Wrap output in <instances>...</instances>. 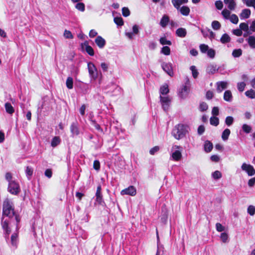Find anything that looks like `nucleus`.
Returning <instances> with one entry per match:
<instances>
[{
  "label": "nucleus",
  "mask_w": 255,
  "mask_h": 255,
  "mask_svg": "<svg viewBox=\"0 0 255 255\" xmlns=\"http://www.w3.org/2000/svg\"><path fill=\"white\" fill-rule=\"evenodd\" d=\"M7 216L9 218H12L14 216L17 224L20 221L19 218L16 215L14 212L13 205L12 202L9 199H6L3 204V216L1 219V226L4 231V234L6 239L8 238L11 231L8 227L9 219H5L4 216Z\"/></svg>",
  "instance_id": "nucleus-1"
},
{
  "label": "nucleus",
  "mask_w": 255,
  "mask_h": 255,
  "mask_svg": "<svg viewBox=\"0 0 255 255\" xmlns=\"http://www.w3.org/2000/svg\"><path fill=\"white\" fill-rule=\"evenodd\" d=\"M189 126L183 124H179L175 127L172 131L173 136L177 139L184 137L190 131Z\"/></svg>",
  "instance_id": "nucleus-2"
},
{
  "label": "nucleus",
  "mask_w": 255,
  "mask_h": 255,
  "mask_svg": "<svg viewBox=\"0 0 255 255\" xmlns=\"http://www.w3.org/2000/svg\"><path fill=\"white\" fill-rule=\"evenodd\" d=\"M182 148L180 146L174 145L172 146L170 152V159L175 161H179L182 157Z\"/></svg>",
  "instance_id": "nucleus-3"
},
{
  "label": "nucleus",
  "mask_w": 255,
  "mask_h": 255,
  "mask_svg": "<svg viewBox=\"0 0 255 255\" xmlns=\"http://www.w3.org/2000/svg\"><path fill=\"white\" fill-rule=\"evenodd\" d=\"M89 76L92 80H95L98 77V72L96 66L92 62L88 63Z\"/></svg>",
  "instance_id": "nucleus-4"
},
{
  "label": "nucleus",
  "mask_w": 255,
  "mask_h": 255,
  "mask_svg": "<svg viewBox=\"0 0 255 255\" xmlns=\"http://www.w3.org/2000/svg\"><path fill=\"white\" fill-rule=\"evenodd\" d=\"M171 102V99L169 96H162L160 95V102L164 111H167L169 109Z\"/></svg>",
  "instance_id": "nucleus-5"
},
{
  "label": "nucleus",
  "mask_w": 255,
  "mask_h": 255,
  "mask_svg": "<svg viewBox=\"0 0 255 255\" xmlns=\"http://www.w3.org/2000/svg\"><path fill=\"white\" fill-rule=\"evenodd\" d=\"M8 191L12 194L17 195L20 191L19 184L15 181H11L8 184Z\"/></svg>",
  "instance_id": "nucleus-6"
},
{
  "label": "nucleus",
  "mask_w": 255,
  "mask_h": 255,
  "mask_svg": "<svg viewBox=\"0 0 255 255\" xmlns=\"http://www.w3.org/2000/svg\"><path fill=\"white\" fill-rule=\"evenodd\" d=\"M161 67L169 76L172 77L174 75L173 65L171 63L163 62L161 64Z\"/></svg>",
  "instance_id": "nucleus-7"
},
{
  "label": "nucleus",
  "mask_w": 255,
  "mask_h": 255,
  "mask_svg": "<svg viewBox=\"0 0 255 255\" xmlns=\"http://www.w3.org/2000/svg\"><path fill=\"white\" fill-rule=\"evenodd\" d=\"M241 168L242 169L247 172L249 176H253L255 174V170L254 167L250 164L244 163Z\"/></svg>",
  "instance_id": "nucleus-8"
},
{
  "label": "nucleus",
  "mask_w": 255,
  "mask_h": 255,
  "mask_svg": "<svg viewBox=\"0 0 255 255\" xmlns=\"http://www.w3.org/2000/svg\"><path fill=\"white\" fill-rule=\"evenodd\" d=\"M136 194V190L133 186H130L121 192L122 195H128L131 196H135Z\"/></svg>",
  "instance_id": "nucleus-9"
},
{
  "label": "nucleus",
  "mask_w": 255,
  "mask_h": 255,
  "mask_svg": "<svg viewBox=\"0 0 255 255\" xmlns=\"http://www.w3.org/2000/svg\"><path fill=\"white\" fill-rule=\"evenodd\" d=\"M18 229V225L17 224L16 227V232H14L12 234V235L11 236V239H10L11 244L12 246H13L15 248H16L18 242V233H17Z\"/></svg>",
  "instance_id": "nucleus-10"
},
{
  "label": "nucleus",
  "mask_w": 255,
  "mask_h": 255,
  "mask_svg": "<svg viewBox=\"0 0 255 255\" xmlns=\"http://www.w3.org/2000/svg\"><path fill=\"white\" fill-rule=\"evenodd\" d=\"M189 91V88L187 86L185 85L179 91L178 96L181 99H185L188 96Z\"/></svg>",
  "instance_id": "nucleus-11"
},
{
  "label": "nucleus",
  "mask_w": 255,
  "mask_h": 255,
  "mask_svg": "<svg viewBox=\"0 0 255 255\" xmlns=\"http://www.w3.org/2000/svg\"><path fill=\"white\" fill-rule=\"evenodd\" d=\"M219 67L215 64H210L208 65L206 71L209 74H213L218 71Z\"/></svg>",
  "instance_id": "nucleus-12"
},
{
  "label": "nucleus",
  "mask_w": 255,
  "mask_h": 255,
  "mask_svg": "<svg viewBox=\"0 0 255 255\" xmlns=\"http://www.w3.org/2000/svg\"><path fill=\"white\" fill-rule=\"evenodd\" d=\"M240 28L242 31L245 32L244 34V37H247L248 35L251 34V32H250L249 28V25L247 23H241L240 24Z\"/></svg>",
  "instance_id": "nucleus-13"
},
{
  "label": "nucleus",
  "mask_w": 255,
  "mask_h": 255,
  "mask_svg": "<svg viewBox=\"0 0 255 255\" xmlns=\"http://www.w3.org/2000/svg\"><path fill=\"white\" fill-rule=\"evenodd\" d=\"M228 83L225 81L218 82L216 83L217 85V91L219 93H221L224 89L227 88Z\"/></svg>",
  "instance_id": "nucleus-14"
},
{
  "label": "nucleus",
  "mask_w": 255,
  "mask_h": 255,
  "mask_svg": "<svg viewBox=\"0 0 255 255\" xmlns=\"http://www.w3.org/2000/svg\"><path fill=\"white\" fill-rule=\"evenodd\" d=\"M101 190L102 188L101 185H99L97 187L96 193V200L99 204H101L103 202V196L101 193Z\"/></svg>",
  "instance_id": "nucleus-15"
},
{
  "label": "nucleus",
  "mask_w": 255,
  "mask_h": 255,
  "mask_svg": "<svg viewBox=\"0 0 255 255\" xmlns=\"http://www.w3.org/2000/svg\"><path fill=\"white\" fill-rule=\"evenodd\" d=\"M236 0H224L225 4L230 10H234L236 7Z\"/></svg>",
  "instance_id": "nucleus-16"
},
{
  "label": "nucleus",
  "mask_w": 255,
  "mask_h": 255,
  "mask_svg": "<svg viewBox=\"0 0 255 255\" xmlns=\"http://www.w3.org/2000/svg\"><path fill=\"white\" fill-rule=\"evenodd\" d=\"M249 46L252 49H255V36L254 35H250L246 39Z\"/></svg>",
  "instance_id": "nucleus-17"
},
{
  "label": "nucleus",
  "mask_w": 255,
  "mask_h": 255,
  "mask_svg": "<svg viewBox=\"0 0 255 255\" xmlns=\"http://www.w3.org/2000/svg\"><path fill=\"white\" fill-rule=\"evenodd\" d=\"M70 130L73 136L78 135L79 134V129L76 123H73L71 124Z\"/></svg>",
  "instance_id": "nucleus-18"
},
{
  "label": "nucleus",
  "mask_w": 255,
  "mask_h": 255,
  "mask_svg": "<svg viewBox=\"0 0 255 255\" xmlns=\"http://www.w3.org/2000/svg\"><path fill=\"white\" fill-rule=\"evenodd\" d=\"M95 43L100 48H103L106 44V41L101 36H98L95 39Z\"/></svg>",
  "instance_id": "nucleus-19"
},
{
  "label": "nucleus",
  "mask_w": 255,
  "mask_h": 255,
  "mask_svg": "<svg viewBox=\"0 0 255 255\" xmlns=\"http://www.w3.org/2000/svg\"><path fill=\"white\" fill-rule=\"evenodd\" d=\"M251 10L249 9H244L240 14L241 19L248 18L251 15Z\"/></svg>",
  "instance_id": "nucleus-20"
},
{
  "label": "nucleus",
  "mask_w": 255,
  "mask_h": 255,
  "mask_svg": "<svg viewBox=\"0 0 255 255\" xmlns=\"http://www.w3.org/2000/svg\"><path fill=\"white\" fill-rule=\"evenodd\" d=\"M224 100L225 101L231 102L233 100V96L231 91L227 90L224 94Z\"/></svg>",
  "instance_id": "nucleus-21"
},
{
  "label": "nucleus",
  "mask_w": 255,
  "mask_h": 255,
  "mask_svg": "<svg viewBox=\"0 0 255 255\" xmlns=\"http://www.w3.org/2000/svg\"><path fill=\"white\" fill-rule=\"evenodd\" d=\"M169 21L168 16L164 14L161 18L160 21V25L162 27H165Z\"/></svg>",
  "instance_id": "nucleus-22"
},
{
  "label": "nucleus",
  "mask_w": 255,
  "mask_h": 255,
  "mask_svg": "<svg viewBox=\"0 0 255 255\" xmlns=\"http://www.w3.org/2000/svg\"><path fill=\"white\" fill-rule=\"evenodd\" d=\"M172 3L177 9H179L180 6L184 3H187L188 0H172Z\"/></svg>",
  "instance_id": "nucleus-23"
},
{
  "label": "nucleus",
  "mask_w": 255,
  "mask_h": 255,
  "mask_svg": "<svg viewBox=\"0 0 255 255\" xmlns=\"http://www.w3.org/2000/svg\"><path fill=\"white\" fill-rule=\"evenodd\" d=\"M176 34L178 37L183 38L185 37L187 34V31L185 28H179L176 31Z\"/></svg>",
  "instance_id": "nucleus-24"
},
{
  "label": "nucleus",
  "mask_w": 255,
  "mask_h": 255,
  "mask_svg": "<svg viewBox=\"0 0 255 255\" xmlns=\"http://www.w3.org/2000/svg\"><path fill=\"white\" fill-rule=\"evenodd\" d=\"M160 95L164 96V95H167L169 92L168 86L167 84H164L160 88Z\"/></svg>",
  "instance_id": "nucleus-25"
},
{
  "label": "nucleus",
  "mask_w": 255,
  "mask_h": 255,
  "mask_svg": "<svg viewBox=\"0 0 255 255\" xmlns=\"http://www.w3.org/2000/svg\"><path fill=\"white\" fill-rule=\"evenodd\" d=\"M220 41L222 43L225 44L230 42L231 37L228 34L224 33L221 37Z\"/></svg>",
  "instance_id": "nucleus-26"
},
{
  "label": "nucleus",
  "mask_w": 255,
  "mask_h": 255,
  "mask_svg": "<svg viewBox=\"0 0 255 255\" xmlns=\"http://www.w3.org/2000/svg\"><path fill=\"white\" fill-rule=\"evenodd\" d=\"M231 133V131L229 128L225 129L222 132V138L224 141H226L228 139L229 136Z\"/></svg>",
  "instance_id": "nucleus-27"
},
{
  "label": "nucleus",
  "mask_w": 255,
  "mask_h": 255,
  "mask_svg": "<svg viewBox=\"0 0 255 255\" xmlns=\"http://www.w3.org/2000/svg\"><path fill=\"white\" fill-rule=\"evenodd\" d=\"M4 107L5 111L7 113L12 114L14 113V109L10 103H6L4 105Z\"/></svg>",
  "instance_id": "nucleus-28"
},
{
  "label": "nucleus",
  "mask_w": 255,
  "mask_h": 255,
  "mask_svg": "<svg viewBox=\"0 0 255 255\" xmlns=\"http://www.w3.org/2000/svg\"><path fill=\"white\" fill-rule=\"evenodd\" d=\"M61 139L59 136H54L51 142V145L54 147L60 144Z\"/></svg>",
  "instance_id": "nucleus-29"
},
{
  "label": "nucleus",
  "mask_w": 255,
  "mask_h": 255,
  "mask_svg": "<svg viewBox=\"0 0 255 255\" xmlns=\"http://www.w3.org/2000/svg\"><path fill=\"white\" fill-rule=\"evenodd\" d=\"M221 14L225 19H229L232 15L231 14V13L230 10L227 9L226 8H225L222 10Z\"/></svg>",
  "instance_id": "nucleus-30"
},
{
  "label": "nucleus",
  "mask_w": 255,
  "mask_h": 255,
  "mask_svg": "<svg viewBox=\"0 0 255 255\" xmlns=\"http://www.w3.org/2000/svg\"><path fill=\"white\" fill-rule=\"evenodd\" d=\"M190 8L186 6H183L180 8V11L181 13L185 16H187L189 15L190 12Z\"/></svg>",
  "instance_id": "nucleus-31"
},
{
  "label": "nucleus",
  "mask_w": 255,
  "mask_h": 255,
  "mask_svg": "<svg viewBox=\"0 0 255 255\" xmlns=\"http://www.w3.org/2000/svg\"><path fill=\"white\" fill-rule=\"evenodd\" d=\"M213 148V144L209 141H206L204 144V149L206 152H210Z\"/></svg>",
  "instance_id": "nucleus-32"
},
{
  "label": "nucleus",
  "mask_w": 255,
  "mask_h": 255,
  "mask_svg": "<svg viewBox=\"0 0 255 255\" xmlns=\"http://www.w3.org/2000/svg\"><path fill=\"white\" fill-rule=\"evenodd\" d=\"M245 94L247 97L250 99H253L255 98V91L253 89L247 91Z\"/></svg>",
  "instance_id": "nucleus-33"
},
{
  "label": "nucleus",
  "mask_w": 255,
  "mask_h": 255,
  "mask_svg": "<svg viewBox=\"0 0 255 255\" xmlns=\"http://www.w3.org/2000/svg\"><path fill=\"white\" fill-rule=\"evenodd\" d=\"M243 51L241 49H234L232 52V56L235 58L240 57L242 55Z\"/></svg>",
  "instance_id": "nucleus-34"
},
{
  "label": "nucleus",
  "mask_w": 255,
  "mask_h": 255,
  "mask_svg": "<svg viewBox=\"0 0 255 255\" xmlns=\"http://www.w3.org/2000/svg\"><path fill=\"white\" fill-rule=\"evenodd\" d=\"M66 84L68 89H72L73 87V78L71 77H68L66 80Z\"/></svg>",
  "instance_id": "nucleus-35"
},
{
  "label": "nucleus",
  "mask_w": 255,
  "mask_h": 255,
  "mask_svg": "<svg viewBox=\"0 0 255 255\" xmlns=\"http://www.w3.org/2000/svg\"><path fill=\"white\" fill-rule=\"evenodd\" d=\"M211 26L212 28L215 30H219L221 27L220 23L217 20H214L212 21Z\"/></svg>",
  "instance_id": "nucleus-36"
},
{
  "label": "nucleus",
  "mask_w": 255,
  "mask_h": 255,
  "mask_svg": "<svg viewBox=\"0 0 255 255\" xmlns=\"http://www.w3.org/2000/svg\"><path fill=\"white\" fill-rule=\"evenodd\" d=\"M210 122L211 125L217 126L219 124V118L216 117H212L210 119Z\"/></svg>",
  "instance_id": "nucleus-37"
},
{
  "label": "nucleus",
  "mask_w": 255,
  "mask_h": 255,
  "mask_svg": "<svg viewBox=\"0 0 255 255\" xmlns=\"http://www.w3.org/2000/svg\"><path fill=\"white\" fill-rule=\"evenodd\" d=\"M160 43L162 45H171L172 44L171 42L166 39L165 37H162L159 39Z\"/></svg>",
  "instance_id": "nucleus-38"
},
{
  "label": "nucleus",
  "mask_w": 255,
  "mask_h": 255,
  "mask_svg": "<svg viewBox=\"0 0 255 255\" xmlns=\"http://www.w3.org/2000/svg\"><path fill=\"white\" fill-rule=\"evenodd\" d=\"M242 130L246 133H249L252 131V127L247 124H244L242 126Z\"/></svg>",
  "instance_id": "nucleus-39"
},
{
  "label": "nucleus",
  "mask_w": 255,
  "mask_h": 255,
  "mask_svg": "<svg viewBox=\"0 0 255 255\" xmlns=\"http://www.w3.org/2000/svg\"><path fill=\"white\" fill-rule=\"evenodd\" d=\"M190 69L192 71V74L194 78H196L199 74V72L197 70L196 67L195 66H191L190 68Z\"/></svg>",
  "instance_id": "nucleus-40"
},
{
  "label": "nucleus",
  "mask_w": 255,
  "mask_h": 255,
  "mask_svg": "<svg viewBox=\"0 0 255 255\" xmlns=\"http://www.w3.org/2000/svg\"><path fill=\"white\" fill-rule=\"evenodd\" d=\"M248 6H253L255 8V0H242Z\"/></svg>",
  "instance_id": "nucleus-41"
},
{
  "label": "nucleus",
  "mask_w": 255,
  "mask_h": 255,
  "mask_svg": "<svg viewBox=\"0 0 255 255\" xmlns=\"http://www.w3.org/2000/svg\"><path fill=\"white\" fill-rule=\"evenodd\" d=\"M229 19L231 22L234 24H237L239 21L238 17L235 14H232Z\"/></svg>",
  "instance_id": "nucleus-42"
},
{
  "label": "nucleus",
  "mask_w": 255,
  "mask_h": 255,
  "mask_svg": "<svg viewBox=\"0 0 255 255\" xmlns=\"http://www.w3.org/2000/svg\"><path fill=\"white\" fill-rule=\"evenodd\" d=\"M75 7L79 11L83 12L85 9V6L84 3L82 2H78L76 5Z\"/></svg>",
  "instance_id": "nucleus-43"
},
{
  "label": "nucleus",
  "mask_w": 255,
  "mask_h": 255,
  "mask_svg": "<svg viewBox=\"0 0 255 255\" xmlns=\"http://www.w3.org/2000/svg\"><path fill=\"white\" fill-rule=\"evenodd\" d=\"M161 53L165 55H169L170 54V49L168 46H163L161 49Z\"/></svg>",
  "instance_id": "nucleus-44"
},
{
  "label": "nucleus",
  "mask_w": 255,
  "mask_h": 255,
  "mask_svg": "<svg viewBox=\"0 0 255 255\" xmlns=\"http://www.w3.org/2000/svg\"><path fill=\"white\" fill-rule=\"evenodd\" d=\"M234 121V119L233 117L231 116H228L225 119V123L228 126H230L233 124Z\"/></svg>",
  "instance_id": "nucleus-45"
},
{
  "label": "nucleus",
  "mask_w": 255,
  "mask_h": 255,
  "mask_svg": "<svg viewBox=\"0 0 255 255\" xmlns=\"http://www.w3.org/2000/svg\"><path fill=\"white\" fill-rule=\"evenodd\" d=\"M246 85V84L244 82L238 83H237L238 90L241 92L244 91V90H245Z\"/></svg>",
  "instance_id": "nucleus-46"
},
{
  "label": "nucleus",
  "mask_w": 255,
  "mask_h": 255,
  "mask_svg": "<svg viewBox=\"0 0 255 255\" xmlns=\"http://www.w3.org/2000/svg\"><path fill=\"white\" fill-rule=\"evenodd\" d=\"M212 176L214 179L217 180L221 178L222 173L220 171L217 170L212 173Z\"/></svg>",
  "instance_id": "nucleus-47"
},
{
  "label": "nucleus",
  "mask_w": 255,
  "mask_h": 255,
  "mask_svg": "<svg viewBox=\"0 0 255 255\" xmlns=\"http://www.w3.org/2000/svg\"><path fill=\"white\" fill-rule=\"evenodd\" d=\"M200 51L201 52L203 53H205L207 52L208 50H209V46L205 44H202L199 46Z\"/></svg>",
  "instance_id": "nucleus-48"
},
{
  "label": "nucleus",
  "mask_w": 255,
  "mask_h": 255,
  "mask_svg": "<svg viewBox=\"0 0 255 255\" xmlns=\"http://www.w3.org/2000/svg\"><path fill=\"white\" fill-rule=\"evenodd\" d=\"M248 214L251 216H253L255 214V207L253 205H250L247 209Z\"/></svg>",
  "instance_id": "nucleus-49"
},
{
  "label": "nucleus",
  "mask_w": 255,
  "mask_h": 255,
  "mask_svg": "<svg viewBox=\"0 0 255 255\" xmlns=\"http://www.w3.org/2000/svg\"><path fill=\"white\" fill-rule=\"evenodd\" d=\"M33 169L31 167L27 166L26 170H25V173L26 174V176L28 177V178H30V177L32 176L33 174Z\"/></svg>",
  "instance_id": "nucleus-50"
},
{
  "label": "nucleus",
  "mask_w": 255,
  "mask_h": 255,
  "mask_svg": "<svg viewBox=\"0 0 255 255\" xmlns=\"http://www.w3.org/2000/svg\"><path fill=\"white\" fill-rule=\"evenodd\" d=\"M114 22L119 26H122L124 24L123 18L121 17H116L114 18Z\"/></svg>",
  "instance_id": "nucleus-51"
},
{
  "label": "nucleus",
  "mask_w": 255,
  "mask_h": 255,
  "mask_svg": "<svg viewBox=\"0 0 255 255\" xmlns=\"http://www.w3.org/2000/svg\"><path fill=\"white\" fill-rule=\"evenodd\" d=\"M208 106L207 104L205 102H202L199 105V110L201 112H204L208 109Z\"/></svg>",
  "instance_id": "nucleus-52"
},
{
  "label": "nucleus",
  "mask_w": 255,
  "mask_h": 255,
  "mask_svg": "<svg viewBox=\"0 0 255 255\" xmlns=\"http://www.w3.org/2000/svg\"><path fill=\"white\" fill-rule=\"evenodd\" d=\"M85 50L86 52L90 55V56H93L94 54V52L93 48L88 45H86L85 47Z\"/></svg>",
  "instance_id": "nucleus-53"
},
{
  "label": "nucleus",
  "mask_w": 255,
  "mask_h": 255,
  "mask_svg": "<svg viewBox=\"0 0 255 255\" xmlns=\"http://www.w3.org/2000/svg\"><path fill=\"white\" fill-rule=\"evenodd\" d=\"M122 14L124 16L127 17L130 15V11L128 7H124L122 8Z\"/></svg>",
  "instance_id": "nucleus-54"
},
{
  "label": "nucleus",
  "mask_w": 255,
  "mask_h": 255,
  "mask_svg": "<svg viewBox=\"0 0 255 255\" xmlns=\"http://www.w3.org/2000/svg\"><path fill=\"white\" fill-rule=\"evenodd\" d=\"M207 55L208 57H209L211 58H214L215 56V51L212 48L209 49L207 52Z\"/></svg>",
  "instance_id": "nucleus-55"
},
{
  "label": "nucleus",
  "mask_w": 255,
  "mask_h": 255,
  "mask_svg": "<svg viewBox=\"0 0 255 255\" xmlns=\"http://www.w3.org/2000/svg\"><path fill=\"white\" fill-rule=\"evenodd\" d=\"M215 5L216 7L219 10L222 9L223 7V2L221 0H217L215 3Z\"/></svg>",
  "instance_id": "nucleus-56"
},
{
  "label": "nucleus",
  "mask_w": 255,
  "mask_h": 255,
  "mask_svg": "<svg viewBox=\"0 0 255 255\" xmlns=\"http://www.w3.org/2000/svg\"><path fill=\"white\" fill-rule=\"evenodd\" d=\"M220 238L223 242L226 243L228 242V236L227 233H222L221 235Z\"/></svg>",
  "instance_id": "nucleus-57"
},
{
  "label": "nucleus",
  "mask_w": 255,
  "mask_h": 255,
  "mask_svg": "<svg viewBox=\"0 0 255 255\" xmlns=\"http://www.w3.org/2000/svg\"><path fill=\"white\" fill-rule=\"evenodd\" d=\"M160 149V147L158 146H155L152 148L150 149L149 150V153L151 155H154L155 153L158 152Z\"/></svg>",
  "instance_id": "nucleus-58"
},
{
  "label": "nucleus",
  "mask_w": 255,
  "mask_h": 255,
  "mask_svg": "<svg viewBox=\"0 0 255 255\" xmlns=\"http://www.w3.org/2000/svg\"><path fill=\"white\" fill-rule=\"evenodd\" d=\"M93 167L96 170L98 171L100 170V163L98 160H96L94 161Z\"/></svg>",
  "instance_id": "nucleus-59"
},
{
  "label": "nucleus",
  "mask_w": 255,
  "mask_h": 255,
  "mask_svg": "<svg viewBox=\"0 0 255 255\" xmlns=\"http://www.w3.org/2000/svg\"><path fill=\"white\" fill-rule=\"evenodd\" d=\"M64 36L66 38L71 39L73 38L72 33L70 31L67 30H65L64 31Z\"/></svg>",
  "instance_id": "nucleus-60"
},
{
  "label": "nucleus",
  "mask_w": 255,
  "mask_h": 255,
  "mask_svg": "<svg viewBox=\"0 0 255 255\" xmlns=\"http://www.w3.org/2000/svg\"><path fill=\"white\" fill-rule=\"evenodd\" d=\"M216 230L218 232H222L225 230V227L223 226L220 223H217L216 224Z\"/></svg>",
  "instance_id": "nucleus-61"
},
{
  "label": "nucleus",
  "mask_w": 255,
  "mask_h": 255,
  "mask_svg": "<svg viewBox=\"0 0 255 255\" xmlns=\"http://www.w3.org/2000/svg\"><path fill=\"white\" fill-rule=\"evenodd\" d=\"M233 33L236 36H240L242 35L243 32L240 28L236 29L233 30Z\"/></svg>",
  "instance_id": "nucleus-62"
},
{
  "label": "nucleus",
  "mask_w": 255,
  "mask_h": 255,
  "mask_svg": "<svg viewBox=\"0 0 255 255\" xmlns=\"http://www.w3.org/2000/svg\"><path fill=\"white\" fill-rule=\"evenodd\" d=\"M208 32L209 33V38H210V39L211 40H212L213 39H215V37H216V34L213 32L212 30H211L210 29H208Z\"/></svg>",
  "instance_id": "nucleus-63"
},
{
  "label": "nucleus",
  "mask_w": 255,
  "mask_h": 255,
  "mask_svg": "<svg viewBox=\"0 0 255 255\" xmlns=\"http://www.w3.org/2000/svg\"><path fill=\"white\" fill-rule=\"evenodd\" d=\"M212 114L213 117L217 116L219 115V108L217 107H214L212 110Z\"/></svg>",
  "instance_id": "nucleus-64"
}]
</instances>
